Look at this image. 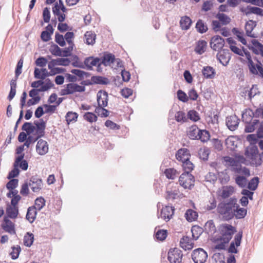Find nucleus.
Masks as SVG:
<instances>
[{"mask_svg":"<svg viewBox=\"0 0 263 263\" xmlns=\"http://www.w3.org/2000/svg\"><path fill=\"white\" fill-rule=\"evenodd\" d=\"M237 200L236 198H230L228 202H221L218 204L217 206L218 212L227 220L232 219L235 213L234 209L236 204Z\"/></svg>","mask_w":263,"mask_h":263,"instance_id":"nucleus-1","label":"nucleus"},{"mask_svg":"<svg viewBox=\"0 0 263 263\" xmlns=\"http://www.w3.org/2000/svg\"><path fill=\"white\" fill-rule=\"evenodd\" d=\"M219 231L220 239H225L227 242H230L233 235L236 232V229L231 224L223 223L219 226Z\"/></svg>","mask_w":263,"mask_h":263,"instance_id":"nucleus-2","label":"nucleus"},{"mask_svg":"<svg viewBox=\"0 0 263 263\" xmlns=\"http://www.w3.org/2000/svg\"><path fill=\"white\" fill-rule=\"evenodd\" d=\"M179 182L184 189L191 190L194 186V176L190 173L183 172L179 177Z\"/></svg>","mask_w":263,"mask_h":263,"instance_id":"nucleus-3","label":"nucleus"},{"mask_svg":"<svg viewBox=\"0 0 263 263\" xmlns=\"http://www.w3.org/2000/svg\"><path fill=\"white\" fill-rule=\"evenodd\" d=\"M85 90V86L79 85L77 83H70L66 84L65 88L61 90V95L62 96L68 95L76 92H84Z\"/></svg>","mask_w":263,"mask_h":263,"instance_id":"nucleus-4","label":"nucleus"},{"mask_svg":"<svg viewBox=\"0 0 263 263\" xmlns=\"http://www.w3.org/2000/svg\"><path fill=\"white\" fill-rule=\"evenodd\" d=\"M208 258V254L202 248L194 250L192 253V258L194 263H204Z\"/></svg>","mask_w":263,"mask_h":263,"instance_id":"nucleus-5","label":"nucleus"},{"mask_svg":"<svg viewBox=\"0 0 263 263\" xmlns=\"http://www.w3.org/2000/svg\"><path fill=\"white\" fill-rule=\"evenodd\" d=\"M28 183L33 192H39L43 186L42 179L37 175L32 176Z\"/></svg>","mask_w":263,"mask_h":263,"instance_id":"nucleus-6","label":"nucleus"},{"mask_svg":"<svg viewBox=\"0 0 263 263\" xmlns=\"http://www.w3.org/2000/svg\"><path fill=\"white\" fill-rule=\"evenodd\" d=\"M183 254L182 251L178 248L171 249L167 255V259L171 263H180Z\"/></svg>","mask_w":263,"mask_h":263,"instance_id":"nucleus-7","label":"nucleus"},{"mask_svg":"<svg viewBox=\"0 0 263 263\" xmlns=\"http://www.w3.org/2000/svg\"><path fill=\"white\" fill-rule=\"evenodd\" d=\"M210 44L213 50L219 51L224 45V40L220 35H216L212 37Z\"/></svg>","mask_w":263,"mask_h":263,"instance_id":"nucleus-8","label":"nucleus"},{"mask_svg":"<svg viewBox=\"0 0 263 263\" xmlns=\"http://www.w3.org/2000/svg\"><path fill=\"white\" fill-rule=\"evenodd\" d=\"M2 228L5 232L11 235L16 234L14 223L6 216L4 218V223L2 224Z\"/></svg>","mask_w":263,"mask_h":263,"instance_id":"nucleus-9","label":"nucleus"},{"mask_svg":"<svg viewBox=\"0 0 263 263\" xmlns=\"http://www.w3.org/2000/svg\"><path fill=\"white\" fill-rule=\"evenodd\" d=\"M239 121L237 116H230L226 118V125L230 130L234 131L237 128Z\"/></svg>","mask_w":263,"mask_h":263,"instance_id":"nucleus-10","label":"nucleus"},{"mask_svg":"<svg viewBox=\"0 0 263 263\" xmlns=\"http://www.w3.org/2000/svg\"><path fill=\"white\" fill-rule=\"evenodd\" d=\"M97 103L98 106L106 107L108 105V93L103 90H99L97 95Z\"/></svg>","mask_w":263,"mask_h":263,"instance_id":"nucleus-11","label":"nucleus"},{"mask_svg":"<svg viewBox=\"0 0 263 263\" xmlns=\"http://www.w3.org/2000/svg\"><path fill=\"white\" fill-rule=\"evenodd\" d=\"M243 54H245L246 58L248 60V66L250 71V72L253 74L257 75L258 71L256 70L255 64L253 62L250 53L247 50L243 47H242Z\"/></svg>","mask_w":263,"mask_h":263,"instance_id":"nucleus-12","label":"nucleus"},{"mask_svg":"<svg viewBox=\"0 0 263 263\" xmlns=\"http://www.w3.org/2000/svg\"><path fill=\"white\" fill-rule=\"evenodd\" d=\"M34 124L35 125L36 134L38 138H41L45 135V129L46 128V123L43 119H40V122L35 121Z\"/></svg>","mask_w":263,"mask_h":263,"instance_id":"nucleus-13","label":"nucleus"},{"mask_svg":"<svg viewBox=\"0 0 263 263\" xmlns=\"http://www.w3.org/2000/svg\"><path fill=\"white\" fill-rule=\"evenodd\" d=\"M24 156L25 154H23L16 157L13 164L18 168L20 167L23 171H26L28 168V163L26 160L24 159Z\"/></svg>","mask_w":263,"mask_h":263,"instance_id":"nucleus-14","label":"nucleus"},{"mask_svg":"<svg viewBox=\"0 0 263 263\" xmlns=\"http://www.w3.org/2000/svg\"><path fill=\"white\" fill-rule=\"evenodd\" d=\"M190 151L185 148L179 149L176 154V159L182 162L190 159Z\"/></svg>","mask_w":263,"mask_h":263,"instance_id":"nucleus-15","label":"nucleus"},{"mask_svg":"<svg viewBox=\"0 0 263 263\" xmlns=\"http://www.w3.org/2000/svg\"><path fill=\"white\" fill-rule=\"evenodd\" d=\"M36 150L37 153L40 155H44L48 152V144L47 142L43 139L38 140Z\"/></svg>","mask_w":263,"mask_h":263,"instance_id":"nucleus-16","label":"nucleus"},{"mask_svg":"<svg viewBox=\"0 0 263 263\" xmlns=\"http://www.w3.org/2000/svg\"><path fill=\"white\" fill-rule=\"evenodd\" d=\"M115 60L116 58L114 54L111 53L105 52L104 53L103 55L101 58V64L104 65L105 66H107L110 65L111 63L115 62Z\"/></svg>","mask_w":263,"mask_h":263,"instance_id":"nucleus-17","label":"nucleus"},{"mask_svg":"<svg viewBox=\"0 0 263 263\" xmlns=\"http://www.w3.org/2000/svg\"><path fill=\"white\" fill-rule=\"evenodd\" d=\"M238 140L235 136H230L225 140L227 148L231 151H234L237 147Z\"/></svg>","mask_w":263,"mask_h":263,"instance_id":"nucleus-18","label":"nucleus"},{"mask_svg":"<svg viewBox=\"0 0 263 263\" xmlns=\"http://www.w3.org/2000/svg\"><path fill=\"white\" fill-rule=\"evenodd\" d=\"M54 29L51 24H48L46 27V30L42 32L41 38L44 42H48L51 39V35L53 33Z\"/></svg>","mask_w":263,"mask_h":263,"instance_id":"nucleus-19","label":"nucleus"},{"mask_svg":"<svg viewBox=\"0 0 263 263\" xmlns=\"http://www.w3.org/2000/svg\"><path fill=\"white\" fill-rule=\"evenodd\" d=\"M174 208L172 206H165L161 210V217L169 220L174 215Z\"/></svg>","mask_w":263,"mask_h":263,"instance_id":"nucleus-20","label":"nucleus"},{"mask_svg":"<svg viewBox=\"0 0 263 263\" xmlns=\"http://www.w3.org/2000/svg\"><path fill=\"white\" fill-rule=\"evenodd\" d=\"M257 25V22L253 20H249L245 25V30L247 36L251 37H255L254 34L252 33V31Z\"/></svg>","mask_w":263,"mask_h":263,"instance_id":"nucleus-21","label":"nucleus"},{"mask_svg":"<svg viewBox=\"0 0 263 263\" xmlns=\"http://www.w3.org/2000/svg\"><path fill=\"white\" fill-rule=\"evenodd\" d=\"M37 211L35 206H31L28 208L26 218L30 223H33L35 220L37 215Z\"/></svg>","mask_w":263,"mask_h":263,"instance_id":"nucleus-22","label":"nucleus"},{"mask_svg":"<svg viewBox=\"0 0 263 263\" xmlns=\"http://www.w3.org/2000/svg\"><path fill=\"white\" fill-rule=\"evenodd\" d=\"M234 212L235 213L234 216L237 219H241L246 216L247 211V209L243 208H240L239 204L236 203L234 209Z\"/></svg>","mask_w":263,"mask_h":263,"instance_id":"nucleus-23","label":"nucleus"},{"mask_svg":"<svg viewBox=\"0 0 263 263\" xmlns=\"http://www.w3.org/2000/svg\"><path fill=\"white\" fill-rule=\"evenodd\" d=\"M200 129L196 125L191 126L187 132L188 137L192 140L197 139Z\"/></svg>","mask_w":263,"mask_h":263,"instance_id":"nucleus-24","label":"nucleus"},{"mask_svg":"<svg viewBox=\"0 0 263 263\" xmlns=\"http://www.w3.org/2000/svg\"><path fill=\"white\" fill-rule=\"evenodd\" d=\"M207 43L204 40H199L196 44L195 51L198 54H202L205 51Z\"/></svg>","mask_w":263,"mask_h":263,"instance_id":"nucleus-25","label":"nucleus"},{"mask_svg":"<svg viewBox=\"0 0 263 263\" xmlns=\"http://www.w3.org/2000/svg\"><path fill=\"white\" fill-rule=\"evenodd\" d=\"M6 214L8 218L15 219L18 214V208L17 206H9L6 208Z\"/></svg>","mask_w":263,"mask_h":263,"instance_id":"nucleus-26","label":"nucleus"},{"mask_svg":"<svg viewBox=\"0 0 263 263\" xmlns=\"http://www.w3.org/2000/svg\"><path fill=\"white\" fill-rule=\"evenodd\" d=\"M195 28L197 31L201 34L204 33L208 30V27L206 24L201 19L197 21Z\"/></svg>","mask_w":263,"mask_h":263,"instance_id":"nucleus-27","label":"nucleus"},{"mask_svg":"<svg viewBox=\"0 0 263 263\" xmlns=\"http://www.w3.org/2000/svg\"><path fill=\"white\" fill-rule=\"evenodd\" d=\"M92 81L93 84L107 85L110 83L108 78L99 76H92Z\"/></svg>","mask_w":263,"mask_h":263,"instance_id":"nucleus-28","label":"nucleus"},{"mask_svg":"<svg viewBox=\"0 0 263 263\" xmlns=\"http://www.w3.org/2000/svg\"><path fill=\"white\" fill-rule=\"evenodd\" d=\"M202 72L203 76L206 79H212L214 77L215 74L214 69L211 66L204 67Z\"/></svg>","mask_w":263,"mask_h":263,"instance_id":"nucleus-29","label":"nucleus"},{"mask_svg":"<svg viewBox=\"0 0 263 263\" xmlns=\"http://www.w3.org/2000/svg\"><path fill=\"white\" fill-rule=\"evenodd\" d=\"M216 18L221 23L222 25L229 24L231 21V18L223 13L218 12L215 16Z\"/></svg>","mask_w":263,"mask_h":263,"instance_id":"nucleus-30","label":"nucleus"},{"mask_svg":"<svg viewBox=\"0 0 263 263\" xmlns=\"http://www.w3.org/2000/svg\"><path fill=\"white\" fill-rule=\"evenodd\" d=\"M86 43L93 45L96 42V34L92 31H86L84 34Z\"/></svg>","mask_w":263,"mask_h":263,"instance_id":"nucleus-31","label":"nucleus"},{"mask_svg":"<svg viewBox=\"0 0 263 263\" xmlns=\"http://www.w3.org/2000/svg\"><path fill=\"white\" fill-rule=\"evenodd\" d=\"M192 24L191 18L186 16L181 17L180 21V27L183 30H187L190 28Z\"/></svg>","mask_w":263,"mask_h":263,"instance_id":"nucleus-32","label":"nucleus"},{"mask_svg":"<svg viewBox=\"0 0 263 263\" xmlns=\"http://www.w3.org/2000/svg\"><path fill=\"white\" fill-rule=\"evenodd\" d=\"M33 241L34 235L30 232L26 233L23 239L24 245L26 247H30L33 244Z\"/></svg>","mask_w":263,"mask_h":263,"instance_id":"nucleus-33","label":"nucleus"},{"mask_svg":"<svg viewBox=\"0 0 263 263\" xmlns=\"http://www.w3.org/2000/svg\"><path fill=\"white\" fill-rule=\"evenodd\" d=\"M186 219L190 222L195 221L198 217V213L192 209H188L185 213Z\"/></svg>","mask_w":263,"mask_h":263,"instance_id":"nucleus-34","label":"nucleus"},{"mask_svg":"<svg viewBox=\"0 0 263 263\" xmlns=\"http://www.w3.org/2000/svg\"><path fill=\"white\" fill-rule=\"evenodd\" d=\"M164 174L167 178L173 180L179 174V173L174 168H169L165 170Z\"/></svg>","mask_w":263,"mask_h":263,"instance_id":"nucleus-35","label":"nucleus"},{"mask_svg":"<svg viewBox=\"0 0 263 263\" xmlns=\"http://www.w3.org/2000/svg\"><path fill=\"white\" fill-rule=\"evenodd\" d=\"M204 231L208 234L210 233H215L216 232V227L213 220L208 221L204 226Z\"/></svg>","mask_w":263,"mask_h":263,"instance_id":"nucleus-36","label":"nucleus"},{"mask_svg":"<svg viewBox=\"0 0 263 263\" xmlns=\"http://www.w3.org/2000/svg\"><path fill=\"white\" fill-rule=\"evenodd\" d=\"M210 138V134L209 131L205 129H200L199 136L197 140H200L202 142H207Z\"/></svg>","mask_w":263,"mask_h":263,"instance_id":"nucleus-37","label":"nucleus"},{"mask_svg":"<svg viewBox=\"0 0 263 263\" xmlns=\"http://www.w3.org/2000/svg\"><path fill=\"white\" fill-rule=\"evenodd\" d=\"M259 182V178L258 177H254L248 182L247 187L251 191H255L257 189Z\"/></svg>","mask_w":263,"mask_h":263,"instance_id":"nucleus-38","label":"nucleus"},{"mask_svg":"<svg viewBox=\"0 0 263 263\" xmlns=\"http://www.w3.org/2000/svg\"><path fill=\"white\" fill-rule=\"evenodd\" d=\"M203 231V229L198 226H194L192 227L191 231L193 238L195 240H197L202 233Z\"/></svg>","mask_w":263,"mask_h":263,"instance_id":"nucleus-39","label":"nucleus"},{"mask_svg":"<svg viewBox=\"0 0 263 263\" xmlns=\"http://www.w3.org/2000/svg\"><path fill=\"white\" fill-rule=\"evenodd\" d=\"M22 129L25 131L26 133L29 136L35 130V127L31 122H25L22 127Z\"/></svg>","mask_w":263,"mask_h":263,"instance_id":"nucleus-40","label":"nucleus"},{"mask_svg":"<svg viewBox=\"0 0 263 263\" xmlns=\"http://www.w3.org/2000/svg\"><path fill=\"white\" fill-rule=\"evenodd\" d=\"M258 150L257 146L253 145L251 146L250 147H248L246 148L245 155L247 157H253L255 155H258Z\"/></svg>","mask_w":263,"mask_h":263,"instance_id":"nucleus-41","label":"nucleus"},{"mask_svg":"<svg viewBox=\"0 0 263 263\" xmlns=\"http://www.w3.org/2000/svg\"><path fill=\"white\" fill-rule=\"evenodd\" d=\"M233 192L234 188L232 186H227L223 187L220 196L223 199H226L230 197Z\"/></svg>","mask_w":263,"mask_h":263,"instance_id":"nucleus-42","label":"nucleus"},{"mask_svg":"<svg viewBox=\"0 0 263 263\" xmlns=\"http://www.w3.org/2000/svg\"><path fill=\"white\" fill-rule=\"evenodd\" d=\"M78 117V114L77 113L72 111H68L65 116L67 124H69L70 122L77 121Z\"/></svg>","mask_w":263,"mask_h":263,"instance_id":"nucleus-43","label":"nucleus"},{"mask_svg":"<svg viewBox=\"0 0 263 263\" xmlns=\"http://www.w3.org/2000/svg\"><path fill=\"white\" fill-rule=\"evenodd\" d=\"M104 107H105L98 106L96 107L95 111L98 116L101 117H107L109 116V111L104 108Z\"/></svg>","mask_w":263,"mask_h":263,"instance_id":"nucleus-44","label":"nucleus"},{"mask_svg":"<svg viewBox=\"0 0 263 263\" xmlns=\"http://www.w3.org/2000/svg\"><path fill=\"white\" fill-rule=\"evenodd\" d=\"M187 118L194 122H197L200 119L198 112L195 110H190L187 112Z\"/></svg>","mask_w":263,"mask_h":263,"instance_id":"nucleus-45","label":"nucleus"},{"mask_svg":"<svg viewBox=\"0 0 263 263\" xmlns=\"http://www.w3.org/2000/svg\"><path fill=\"white\" fill-rule=\"evenodd\" d=\"M70 72L78 76L80 78V80L83 79L84 76L88 77L90 76L89 73L78 69H73Z\"/></svg>","mask_w":263,"mask_h":263,"instance_id":"nucleus-46","label":"nucleus"},{"mask_svg":"<svg viewBox=\"0 0 263 263\" xmlns=\"http://www.w3.org/2000/svg\"><path fill=\"white\" fill-rule=\"evenodd\" d=\"M45 205V200L42 197H37L35 200V206L37 211H40Z\"/></svg>","mask_w":263,"mask_h":263,"instance_id":"nucleus-47","label":"nucleus"},{"mask_svg":"<svg viewBox=\"0 0 263 263\" xmlns=\"http://www.w3.org/2000/svg\"><path fill=\"white\" fill-rule=\"evenodd\" d=\"M49 51L55 56H61L62 49H61L57 44H52L49 48Z\"/></svg>","mask_w":263,"mask_h":263,"instance_id":"nucleus-48","label":"nucleus"},{"mask_svg":"<svg viewBox=\"0 0 263 263\" xmlns=\"http://www.w3.org/2000/svg\"><path fill=\"white\" fill-rule=\"evenodd\" d=\"M216 241H221L220 243L216 245L214 249L215 250H226V245L229 242H227L225 239H220V238L218 237L216 240Z\"/></svg>","mask_w":263,"mask_h":263,"instance_id":"nucleus-49","label":"nucleus"},{"mask_svg":"<svg viewBox=\"0 0 263 263\" xmlns=\"http://www.w3.org/2000/svg\"><path fill=\"white\" fill-rule=\"evenodd\" d=\"M18 180L17 179H11L6 185V188L9 190H13L18 186Z\"/></svg>","mask_w":263,"mask_h":263,"instance_id":"nucleus-50","label":"nucleus"},{"mask_svg":"<svg viewBox=\"0 0 263 263\" xmlns=\"http://www.w3.org/2000/svg\"><path fill=\"white\" fill-rule=\"evenodd\" d=\"M182 167L184 172L190 173L194 168V164L190 161V159L182 162Z\"/></svg>","mask_w":263,"mask_h":263,"instance_id":"nucleus-51","label":"nucleus"},{"mask_svg":"<svg viewBox=\"0 0 263 263\" xmlns=\"http://www.w3.org/2000/svg\"><path fill=\"white\" fill-rule=\"evenodd\" d=\"M55 41L61 47H64L66 45L64 36L58 32L55 34Z\"/></svg>","mask_w":263,"mask_h":263,"instance_id":"nucleus-52","label":"nucleus"},{"mask_svg":"<svg viewBox=\"0 0 263 263\" xmlns=\"http://www.w3.org/2000/svg\"><path fill=\"white\" fill-rule=\"evenodd\" d=\"M84 119L89 122L92 123L97 120V116L93 112H87L84 115Z\"/></svg>","mask_w":263,"mask_h":263,"instance_id":"nucleus-53","label":"nucleus"},{"mask_svg":"<svg viewBox=\"0 0 263 263\" xmlns=\"http://www.w3.org/2000/svg\"><path fill=\"white\" fill-rule=\"evenodd\" d=\"M167 235V231L165 230H159L155 234L157 239L163 241L165 239Z\"/></svg>","mask_w":263,"mask_h":263,"instance_id":"nucleus-54","label":"nucleus"},{"mask_svg":"<svg viewBox=\"0 0 263 263\" xmlns=\"http://www.w3.org/2000/svg\"><path fill=\"white\" fill-rule=\"evenodd\" d=\"M12 251L10 253L11 258L13 260L16 259L18 257L19 254L21 251V247L19 246H17L16 247L13 246L12 247Z\"/></svg>","mask_w":263,"mask_h":263,"instance_id":"nucleus-55","label":"nucleus"},{"mask_svg":"<svg viewBox=\"0 0 263 263\" xmlns=\"http://www.w3.org/2000/svg\"><path fill=\"white\" fill-rule=\"evenodd\" d=\"M178 99L182 102H187L189 100V97L182 90L179 89L177 92Z\"/></svg>","mask_w":263,"mask_h":263,"instance_id":"nucleus-56","label":"nucleus"},{"mask_svg":"<svg viewBox=\"0 0 263 263\" xmlns=\"http://www.w3.org/2000/svg\"><path fill=\"white\" fill-rule=\"evenodd\" d=\"M236 184L240 187H244L247 184V179L242 176H237L235 178Z\"/></svg>","mask_w":263,"mask_h":263,"instance_id":"nucleus-57","label":"nucleus"},{"mask_svg":"<svg viewBox=\"0 0 263 263\" xmlns=\"http://www.w3.org/2000/svg\"><path fill=\"white\" fill-rule=\"evenodd\" d=\"M175 118L178 122H184L186 121L185 114L182 111H177L175 114Z\"/></svg>","mask_w":263,"mask_h":263,"instance_id":"nucleus-58","label":"nucleus"},{"mask_svg":"<svg viewBox=\"0 0 263 263\" xmlns=\"http://www.w3.org/2000/svg\"><path fill=\"white\" fill-rule=\"evenodd\" d=\"M23 58H21L20 59V60L18 61L15 70V77H16V78H18L19 76L22 73V69L23 67Z\"/></svg>","mask_w":263,"mask_h":263,"instance_id":"nucleus-59","label":"nucleus"},{"mask_svg":"<svg viewBox=\"0 0 263 263\" xmlns=\"http://www.w3.org/2000/svg\"><path fill=\"white\" fill-rule=\"evenodd\" d=\"M217 58L219 62L223 66H227L229 62L230 59V57L228 58L223 54H220L219 55H217Z\"/></svg>","mask_w":263,"mask_h":263,"instance_id":"nucleus-60","label":"nucleus"},{"mask_svg":"<svg viewBox=\"0 0 263 263\" xmlns=\"http://www.w3.org/2000/svg\"><path fill=\"white\" fill-rule=\"evenodd\" d=\"M20 174L19 169L13 164V168L8 174L7 178L8 179H13L15 177H17Z\"/></svg>","mask_w":263,"mask_h":263,"instance_id":"nucleus-61","label":"nucleus"},{"mask_svg":"<svg viewBox=\"0 0 263 263\" xmlns=\"http://www.w3.org/2000/svg\"><path fill=\"white\" fill-rule=\"evenodd\" d=\"M54 84L52 83L51 80L49 79H46L45 80V84H43L42 86L40 87V89L42 92L46 91L52 88Z\"/></svg>","mask_w":263,"mask_h":263,"instance_id":"nucleus-62","label":"nucleus"},{"mask_svg":"<svg viewBox=\"0 0 263 263\" xmlns=\"http://www.w3.org/2000/svg\"><path fill=\"white\" fill-rule=\"evenodd\" d=\"M29 184L28 181H25L22 185L20 193L23 196H27L29 194Z\"/></svg>","mask_w":263,"mask_h":263,"instance_id":"nucleus-63","label":"nucleus"},{"mask_svg":"<svg viewBox=\"0 0 263 263\" xmlns=\"http://www.w3.org/2000/svg\"><path fill=\"white\" fill-rule=\"evenodd\" d=\"M209 154L210 152L208 148H204L203 150L200 149L199 152V157L204 161H207L209 158Z\"/></svg>","mask_w":263,"mask_h":263,"instance_id":"nucleus-64","label":"nucleus"}]
</instances>
